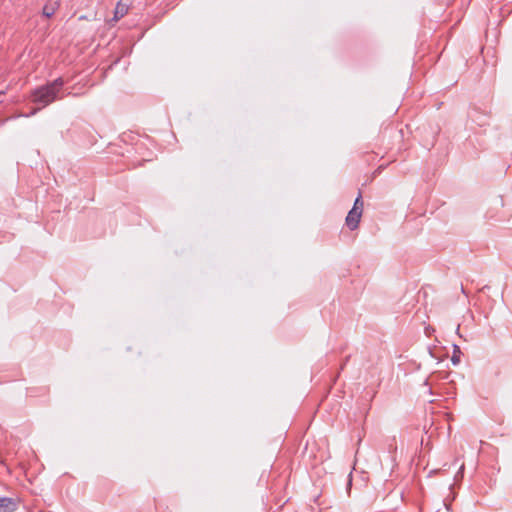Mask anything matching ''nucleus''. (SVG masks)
Instances as JSON below:
<instances>
[{"label":"nucleus","mask_w":512,"mask_h":512,"mask_svg":"<svg viewBox=\"0 0 512 512\" xmlns=\"http://www.w3.org/2000/svg\"><path fill=\"white\" fill-rule=\"evenodd\" d=\"M58 8H59L58 2H49L44 5V7L42 9V14H43V16L50 18L55 14V12Z\"/></svg>","instance_id":"20e7f679"},{"label":"nucleus","mask_w":512,"mask_h":512,"mask_svg":"<svg viewBox=\"0 0 512 512\" xmlns=\"http://www.w3.org/2000/svg\"><path fill=\"white\" fill-rule=\"evenodd\" d=\"M362 213L356 209H351L346 217V225L349 229L354 230L358 227Z\"/></svg>","instance_id":"7ed1b4c3"},{"label":"nucleus","mask_w":512,"mask_h":512,"mask_svg":"<svg viewBox=\"0 0 512 512\" xmlns=\"http://www.w3.org/2000/svg\"><path fill=\"white\" fill-rule=\"evenodd\" d=\"M458 353H460V348L458 345H454L453 356L451 358V361L454 365H457L460 362Z\"/></svg>","instance_id":"423d86ee"},{"label":"nucleus","mask_w":512,"mask_h":512,"mask_svg":"<svg viewBox=\"0 0 512 512\" xmlns=\"http://www.w3.org/2000/svg\"><path fill=\"white\" fill-rule=\"evenodd\" d=\"M63 85L64 80L59 77L54 81L33 90L31 94L32 101L36 104H39L40 107L34 109L31 114L33 115L41 108H44L53 103L58 98V94L61 91Z\"/></svg>","instance_id":"f257e3e1"},{"label":"nucleus","mask_w":512,"mask_h":512,"mask_svg":"<svg viewBox=\"0 0 512 512\" xmlns=\"http://www.w3.org/2000/svg\"><path fill=\"white\" fill-rule=\"evenodd\" d=\"M126 11L127 10L124 7H121L120 4H118L116 7L115 17L116 18L123 17L125 15Z\"/></svg>","instance_id":"0eeeda50"},{"label":"nucleus","mask_w":512,"mask_h":512,"mask_svg":"<svg viewBox=\"0 0 512 512\" xmlns=\"http://www.w3.org/2000/svg\"><path fill=\"white\" fill-rule=\"evenodd\" d=\"M18 508V501L12 497L0 496V512H14Z\"/></svg>","instance_id":"f03ea898"},{"label":"nucleus","mask_w":512,"mask_h":512,"mask_svg":"<svg viewBox=\"0 0 512 512\" xmlns=\"http://www.w3.org/2000/svg\"><path fill=\"white\" fill-rule=\"evenodd\" d=\"M424 385L428 387V388H427V391H428V393H429L430 395H432V394H433V393H432V389H431V387H429V384H428V381H427V380L424 382Z\"/></svg>","instance_id":"6e6552de"},{"label":"nucleus","mask_w":512,"mask_h":512,"mask_svg":"<svg viewBox=\"0 0 512 512\" xmlns=\"http://www.w3.org/2000/svg\"><path fill=\"white\" fill-rule=\"evenodd\" d=\"M4 94H5L4 92H0V103H2V102H3V96H4Z\"/></svg>","instance_id":"1a4fd4ad"},{"label":"nucleus","mask_w":512,"mask_h":512,"mask_svg":"<svg viewBox=\"0 0 512 512\" xmlns=\"http://www.w3.org/2000/svg\"><path fill=\"white\" fill-rule=\"evenodd\" d=\"M363 206H364V203L362 200V194H358V197L355 199L352 209H356L357 211L362 213Z\"/></svg>","instance_id":"39448f33"}]
</instances>
